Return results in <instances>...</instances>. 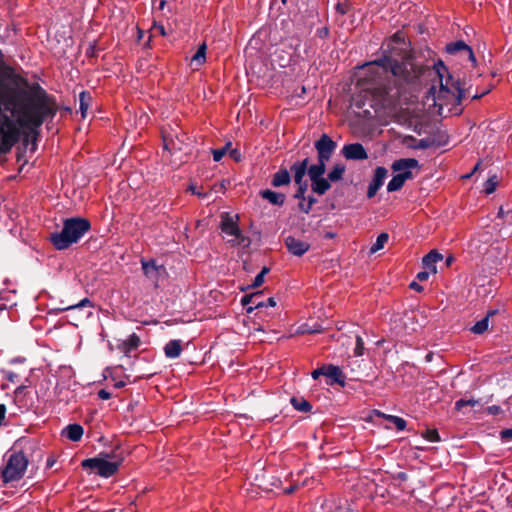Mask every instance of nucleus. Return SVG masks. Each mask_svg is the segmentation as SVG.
Segmentation results:
<instances>
[{
  "instance_id": "0eeeda50",
  "label": "nucleus",
  "mask_w": 512,
  "mask_h": 512,
  "mask_svg": "<svg viewBox=\"0 0 512 512\" xmlns=\"http://www.w3.org/2000/svg\"><path fill=\"white\" fill-rule=\"evenodd\" d=\"M392 171L397 175H409V180L413 179L414 169H419V162L415 158H402L395 160L391 165Z\"/></svg>"
},
{
  "instance_id": "864d4df0",
  "label": "nucleus",
  "mask_w": 512,
  "mask_h": 512,
  "mask_svg": "<svg viewBox=\"0 0 512 512\" xmlns=\"http://www.w3.org/2000/svg\"><path fill=\"white\" fill-rule=\"evenodd\" d=\"M276 306V301L273 297H270L267 299V302H265V305L264 307H275Z\"/></svg>"
},
{
  "instance_id": "c03bdc74",
  "label": "nucleus",
  "mask_w": 512,
  "mask_h": 512,
  "mask_svg": "<svg viewBox=\"0 0 512 512\" xmlns=\"http://www.w3.org/2000/svg\"><path fill=\"white\" fill-rule=\"evenodd\" d=\"M500 437L503 441H512V428L502 430Z\"/></svg>"
},
{
  "instance_id": "f704fd0d",
  "label": "nucleus",
  "mask_w": 512,
  "mask_h": 512,
  "mask_svg": "<svg viewBox=\"0 0 512 512\" xmlns=\"http://www.w3.org/2000/svg\"><path fill=\"white\" fill-rule=\"evenodd\" d=\"M298 46H299V40H298V39H296V40H295V47H294V48H292V50H293L292 52H289V53L287 54V57H281V56H278V57H279L278 63H279V65H280L281 67H285V66H287V65L290 63L291 58H292V55L296 53V51H297V47H298Z\"/></svg>"
},
{
  "instance_id": "dca6fc26",
  "label": "nucleus",
  "mask_w": 512,
  "mask_h": 512,
  "mask_svg": "<svg viewBox=\"0 0 512 512\" xmlns=\"http://www.w3.org/2000/svg\"><path fill=\"white\" fill-rule=\"evenodd\" d=\"M442 259V254H440L436 250H432L423 257L422 264L426 270L435 274L437 272L436 263L441 261Z\"/></svg>"
},
{
  "instance_id": "f03ea898",
  "label": "nucleus",
  "mask_w": 512,
  "mask_h": 512,
  "mask_svg": "<svg viewBox=\"0 0 512 512\" xmlns=\"http://www.w3.org/2000/svg\"><path fill=\"white\" fill-rule=\"evenodd\" d=\"M90 229V223L83 218H69L63 223V228L60 232H55L50 235V241L53 246L58 250L67 249Z\"/></svg>"
},
{
  "instance_id": "69168bd1",
  "label": "nucleus",
  "mask_w": 512,
  "mask_h": 512,
  "mask_svg": "<svg viewBox=\"0 0 512 512\" xmlns=\"http://www.w3.org/2000/svg\"><path fill=\"white\" fill-rule=\"evenodd\" d=\"M452 261H453V258H452V257H449V258L446 260V264H447V265H450Z\"/></svg>"
},
{
  "instance_id": "5fc2aeb1",
  "label": "nucleus",
  "mask_w": 512,
  "mask_h": 512,
  "mask_svg": "<svg viewBox=\"0 0 512 512\" xmlns=\"http://www.w3.org/2000/svg\"><path fill=\"white\" fill-rule=\"evenodd\" d=\"M336 9H337V11H339L341 14H345V13H346V9H345V7H344L342 4H340V3H338V4L336 5Z\"/></svg>"
},
{
  "instance_id": "bf43d9fd",
  "label": "nucleus",
  "mask_w": 512,
  "mask_h": 512,
  "mask_svg": "<svg viewBox=\"0 0 512 512\" xmlns=\"http://www.w3.org/2000/svg\"><path fill=\"white\" fill-rule=\"evenodd\" d=\"M6 406L4 404H0V416H5Z\"/></svg>"
},
{
  "instance_id": "6e6d98bb",
  "label": "nucleus",
  "mask_w": 512,
  "mask_h": 512,
  "mask_svg": "<svg viewBox=\"0 0 512 512\" xmlns=\"http://www.w3.org/2000/svg\"><path fill=\"white\" fill-rule=\"evenodd\" d=\"M54 464H55V459L53 457L48 458L47 463H46L47 467L51 468V467H53Z\"/></svg>"
},
{
  "instance_id": "58836bf2",
  "label": "nucleus",
  "mask_w": 512,
  "mask_h": 512,
  "mask_svg": "<svg viewBox=\"0 0 512 512\" xmlns=\"http://www.w3.org/2000/svg\"><path fill=\"white\" fill-rule=\"evenodd\" d=\"M423 436L430 442H438L440 441V437H439V434L437 432V430L435 429H427L424 433H423Z\"/></svg>"
},
{
  "instance_id": "5701e85b",
  "label": "nucleus",
  "mask_w": 512,
  "mask_h": 512,
  "mask_svg": "<svg viewBox=\"0 0 512 512\" xmlns=\"http://www.w3.org/2000/svg\"><path fill=\"white\" fill-rule=\"evenodd\" d=\"M291 181L290 173L287 169H280L276 172L272 179V185L274 187H280L284 185H288Z\"/></svg>"
},
{
  "instance_id": "a19ab883",
  "label": "nucleus",
  "mask_w": 512,
  "mask_h": 512,
  "mask_svg": "<svg viewBox=\"0 0 512 512\" xmlns=\"http://www.w3.org/2000/svg\"><path fill=\"white\" fill-rule=\"evenodd\" d=\"M392 422L398 430H403L406 427V421L403 418H386Z\"/></svg>"
},
{
  "instance_id": "09e8293b",
  "label": "nucleus",
  "mask_w": 512,
  "mask_h": 512,
  "mask_svg": "<svg viewBox=\"0 0 512 512\" xmlns=\"http://www.w3.org/2000/svg\"><path fill=\"white\" fill-rule=\"evenodd\" d=\"M324 367H321V368H318V369H315L313 372H312V377L313 379H318L321 375H324Z\"/></svg>"
},
{
  "instance_id": "7c9ffc66",
  "label": "nucleus",
  "mask_w": 512,
  "mask_h": 512,
  "mask_svg": "<svg viewBox=\"0 0 512 512\" xmlns=\"http://www.w3.org/2000/svg\"><path fill=\"white\" fill-rule=\"evenodd\" d=\"M324 375L335 380L336 382H340V377L342 376V372L337 366L329 365L327 367L324 366Z\"/></svg>"
},
{
  "instance_id": "49530a36",
  "label": "nucleus",
  "mask_w": 512,
  "mask_h": 512,
  "mask_svg": "<svg viewBox=\"0 0 512 512\" xmlns=\"http://www.w3.org/2000/svg\"><path fill=\"white\" fill-rule=\"evenodd\" d=\"M98 397L101 399V400H108L110 399L111 397V393L108 392L107 390L105 389H101L98 391Z\"/></svg>"
},
{
  "instance_id": "2f4dec72",
  "label": "nucleus",
  "mask_w": 512,
  "mask_h": 512,
  "mask_svg": "<svg viewBox=\"0 0 512 512\" xmlns=\"http://www.w3.org/2000/svg\"><path fill=\"white\" fill-rule=\"evenodd\" d=\"M163 142H164V149L168 150L170 152L181 150L182 147L178 145L172 137H168L166 135H163Z\"/></svg>"
},
{
  "instance_id": "ddd939ff",
  "label": "nucleus",
  "mask_w": 512,
  "mask_h": 512,
  "mask_svg": "<svg viewBox=\"0 0 512 512\" xmlns=\"http://www.w3.org/2000/svg\"><path fill=\"white\" fill-rule=\"evenodd\" d=\"M285 245L288 251L295 256H302L310 248V244L308 242L302 241L292 236H288L285 239Z\"/></svg>"
},
{
  "instance_id": "c756f323",
  "label": "nucleus",
  "mask_w": 512,
  "mask_h": 512,
  "mask_svg": "<svg viewBox=\"0 0 512 512\" xmlns=\"http://www.w3.org/2000/svg\"><path fill=\"white\" fill-rule=\"evenodd\" d=\"M345 172V166L342 164H336L328 174V180L338 181L342 178Z\"/></svg>"
},
{
  "instance_id": "f257e3e1",
  "label": "nucleus",
  "mask_w": 512,
  "mask_h": 512,
  "mask_svg": "<svg viewBox=\"0 0 512 512\" xmlns=\"http://www.w3.org/2000/svg\"><path fill=\"white\" fill-rule=\"evenodd\" d=\"M387 50L389 55L363 67V82L387 92L385 82L390 75L400 84H412L426 76L432 81V85L425 95V105L434 107L435 112L442 117L459 115L462 112L461 101L465 96V90L453 79L442 61L435 63L432 68L424 69L408 52V45L400 33H395L389 40Z\"/></svg>"
},
{
  "instance_id": "774afa93",
  "label": "nucleus",
  "mask_w": 512,
  "mask_h": 512,
  "mask_svg": "<svg viewBox=\"0 0 512 512\" xmlns=\"http://www.w3.org/2000/svg\"><path fill=\"white\" fill-rule=\"evenodd\" d=\"M478 167H479V163L476 164L473 171H476L478 169Z\"/></svg>"
},
{
  "instance_id": "473e14b6",
  "label": "nucleus",
  "mask_w": 512,
  "mask_h": 512,
  "mask_svg": "<svg viewBox=\"0 0 512 512\" xmlns=\"http://www.w3.org/2000/svg\"><path fill=\"white\" fill-rule=\"evenodd\" d=\"M231 147V142H228L226 143V145L220 149H213L212 150V154H213V160L215 162H219L223 156L227 153V151L230 149Z\"/></svg>"
},
{
  "instance_id": "8fccbe9b",
  "label": "nucleus",
  "mask_w": 512,
  "mask_h": 512,
  "mask_svg": "<svg viewBox=\"0 0 512 512\" xmlns=\"http://www.w3.org/2000/svg\"><path fill=\"white\" fill-rule=\"evenodd\" d=\"M188 190L191 191L193 194L199 196V197H204L205 194H203L202 192L198 191L196 186L191 184L189 187H188Z\"/></svg>"
},
{
  "instance_id": "39448f33",
  "label": "nucleus",
  "mask_w": 512,
  "mask_h": 512,
  "mask_svg": "<svg viewBox=\"0 0 512 512\" xmlns=\"http://www.w3.org/2000/svg\"><path fill=\"white\" fill-rule=\"evenodd\" d=\"M107 457H108V454H100L99 457L85 459L82 462V467L85 469L86 468L97 469L98 474L100 476L106 477V478L110 477L117 472V470L120 466V463L108 461V460H106Z\"/></svg>"
},
{
  "instance_id": "13d9d810",
  "label": "nucleus",
  "mask_w": 512,
  "mask_h": 512,
  "mask_svg": "<svg viewBox=\"0 0 512 512\" xmlns=\"http://www.w3.org/2000/svg\"><path fill=\"white\" fill-rule=\"evenodd\" d=\"M488 92H489V90H484L483 92H481V94H474L472 96V99H478V98H480L481 96L485 95Z\"/></svg>"
},
{
  "instance_id": "79ce46f5",
  "label": "nucleus",
  "mask_w": 512,
  "mask_h": 512,
  "mask_svg": "<svg viewBox=\"0 0 512 512\" xmlns=\"http://www.w3.org/2000/svg\"><path fill=\"white\" fill-rule=\"evenodd\" d=\"M306 191H307V183L298 185V190L295 193V198L300 199V200H305L306 199L305 198Z\"/></svg>"
},
{
  "instance_id": "c85d7f7f",
  "label": "nucleus",
  "mask_w": 512,
  "mask_h": 512,
  "mask_svg": "<svg viewBox=\"0 0 512 512\" xmlns=\"http://www.w3.org/2000/svg\"><path fill=\"white\" fill-rule=\"evenodd\" d=\"M91 100V96L87 92H81L79 95V109L81 111V115L84 118L89 108V103Z\"/></svg>"
},
{
  "instance_id": "aec40b11",
  "label": "nucleus",
  "mask_w": 512,
  "mask_h": 512,
  "mask_svg": "<svg viewBox=\"0 0 512 512\" xmlns=\"http://www.w3.org/2000/svg\"><path fill=\"white\" fill-rule=\"evenodd\" d=\"M290 403L300 413H309L312 410V405L302 396L292 397Z\"/></svg>"
},
{
  "instance_id": "3c124183",
  "label": "nucleus",
  "mask_w": 512,
  "mask_h": 512,
  "mask_svg": "<svg viewBox=\"0 0 512 512\" xmlns=\"http://www.w3.org/2000/svg\"><path fill=\"white\" fill-rule=\"evenodd\" d=\"M230 157L235 159L236 161H239L240 160V153H239V151L236 150V149L230 150Z\"/></svg>"
},
{
  "instance_id": "6ab92c4d",
  "label": "nucleus",
  "mask_w": 512,
  "mask_h": 512,
  "mask_svg": "<svg viewBox=\"0 0 512 512\" xmlns=\"http://www.w3.org/2000/svg\"><path fill=\"white\" fill-rule=\"evenodd\" d=\"M182 345L180 340H170L164 347V353L167 358H177L181 355Z\"/></svg>"
},
{
  "instance_id": "de8ad7c7",
  "label": "nucleus",
  "mask_w": 512,
  "mask_h": 512,
  "mask_svg": "<svg viewBox=\"0 0 512 512\" xmlns=\"http://www.w3.org/2000/svg\"><path fill=\"white\" fill-rule=\"evenodd\" d=\"M431 272L426 270V271H421L419 272L417 275H416V278L419 280V281H426L428 278H429V274Z\"/></svg>"
},
{
  "instance_id": "680f3d73",
  "label": "nucleus",
  "mask_w": 512,
  "mask_h": 512,
  "mask_svg": "<svg viewBox=\"0 0 512 512\" xmlns=\"http://www.w3.org/2000/svg\"><path fill=\"white\" fill-rule=\"evenodd\" d=\"M315 332H318V330H306V329H302L301 333H315Z\"/></svg>"
},
{
  "instance_id": "bb28decb",
  "label": "nucleus",
  "mask_w": 512,
  "mask_h": 512,
  "mask_svg": "<svg viewBox=\"0 0 512 512\" xmlns=\"http://www.w3.org/2000/svg\"><path fill=\"white\" fill-rule=\"evenodd\" d=\"M325 173V161L319 160L317 164L311 165L308 168V175L310 180L322 178Z\"/></svg>"
},
{
  "instance_id": "4be33fe9",
  "label": "nucleus",
  "mask_w": 512,
  "mask_h": 512,
  "mask_svg": "<svg viewBox=\"0 0 512 512\" xmlns=\"http://www.w3.org/2000/svg\"><path fill=\"white\" fill-rule=\"evenodd\" d=\"M206 49L207 46L205 43H202L199 48L197 49L196 53L191 58L190 65L194 69H198L199 66L205 63L206 61Z\"/></svg>"
},
{
  "instance_id": "7ed1b4c3",
  "label": "nucleus",
  "mask_w": 512,
  "mask_h": 512,
  "mask_svg": "<svg viewBox=\"0 0 512 512\" xmlns=\"http://www.w3.org/2000/svg\"><path fill=\"white\" fill-rule=\"evenodd\" d=\"M28 459L21 451H11L5 465L0 469V478L3 483L20 480L27 469Z\"/></svg>"
},
{
  "instance_id": "c9c22d12",
  "label": "nucleus",
  "mask_w": 512,
  "mask_h": 512,
  "mask_svg": "<svg viewBox=\"0 0 512 512\" xmlns=\"http://www.w3.org/2000/svg\"><path fill=\"white\" fill-rule=\"evenodd\" d=\"M353 353L355 357H360L364 354V341L359 335L356 336V344Z\"/></svg>"
},
{
  "instance_id": "423d86ee",
  "label": "nucleus",
  "mask_w": 512,
  "mask_h": 512,
  "mask_svg": "<svg viewBox=\"0 0 512 512\" xmlns=\"http://www.w3.org/2000/svg\"><path fill=\"white\" fill-rule=\"evenodd\" d=\"M455 409L459 413L463 414H470V413H488L492 415L500 414L502 413V410L499 406L492 405L488 406L487 408H484V405L481 404L478 400L474 399H460L455 403Z\"/></svg>"
},
{
  "instance_id": "b1692460",
  "label": "nucleus",
  "mask_w": 512,
  "mask_h": 512,
  "mask_svg": "<svg viewBox=\"0 0 512 512\" xmlns=\"http://www.w3.org/2000/svg\"><path fill=\"white\" fill-rule=\"evenodd\" d=\"M407 180H409V175L402 176L395 174L392 177V179L388 182L387 191L395 192L400 190Z\"/></svg>"
},
{
  "instance_id": "ea45409f",
  "label": "nucleus",
  "mask_w": 512,
  "mask_h": 512,
  "mask_svg": "<svg viewBox=\"0 0 512 512\" xmlns=\"http://www.w3.org/2000/svg\"><path fill=\"white\" fill-rule=\"evenodd\" d=\"M315 202H316V199L312 196H309L308 200H307V206H304V202H300L299 208L302 212L309 213Z\"/></svg>"
},
{
  "instance_id": "603ef678",
  "label": "nucleus",
  "mask_w": 512,
  "mask_h": 512,
  "mask_svg": "<svg viewBox=\"0 0 512 512\" xmlns=\"http://www.w3.org/2000/svg\"><path fill=\"white\" fill-rule=\"evenodd\" d=\"M410 288L415 290V291H418V292H421L423 291V287L421 285H419L417 282L413 281L411 284H410Z\"/></svg>"
},
{
  "instance_id": "a211bd4d",
  "label": "nucleus",
  "mask_w": 512,
  "mask_h": 512,
  "mask_svg": "<svg viewBox=\"0 0 512 512\" xmlns=\"http://www.w3.org/2000/svg\"><path fill=\"white\" fill-rule=\"evenodd\" d=\"M260 195L263 199L267 200L269 203L273 205L282 206L285 202V195L279 192H274L272 190H262L260 191Z\"/></svg>"
},
{
  "instance_id": "72a5a7b5",
  "label": "nucleus",
  "mask_w": 512,
  "mask_h": 512,
  "mask_svg": "<svg viewBox=\"0 0 512 512\" xmlns=\"http://www.w3.org/2000/svg\"><path fill=\"white\" fill-rule=\"evenodd\" d=\"M84 307H93L92 302L88 298H84L80 302L73 304V305H69L67 307H64L61 310L68 311V310H75V309H80V308H84Z\"/></svg>"
},
{
  "instance_id": "393cba45",
  "label": "nucleus",
  "mask_w": 512,
  "mask_h": 512,
  "mask_svg": "<svg viewBox=\"0 0 512 512\" xmlns=\"http://www.w3.org/2000/svg\"><path fill=\"white\" fill-rule=\"evenodd\" d=\"M495 313H496V311H489L484 318L477 321L474 324V326H472L471 331L474 334H483L485 331L488 330L490 316L494 315Z\"/></svg>"
},
{
  "instance_id": "4d7b16f0",
  "label": "nucleus",
  "mask_w": 512,
  "mask_h": 512,
  "mask_svg": "<svg viewBox=\"0 0 512 512\" xmlns=\"http://www.w3.org/2000/svg\"><path fill=\"white\" fill-rule=\"evenodd\" d=\"M296 488H297L296 486H290L289 488L285 489L284 492L286 494H291L295 491Z\"/></svg>"
},
{
  "instance_id": "338daca9",
  "label": "nucleus",
  "mask_w": 512,
  "mask_h": 512,
  "mask_svg": "<svg viewBox=\"0 0 512 512\" xmlns=\"http://www.w3.org/2000/svg\"><path fill=\"white\" fill-rule=\"evenodd\" d=\"M164 4H165V1H161L160 3V9H162L164 7Z\"/></svg>"
},
{
  "instance_id": "cd10ccee",
  "label": "nucleus",
  "mask_w": 512,
  "mask_h": 512,
  "mask_svg": "<svg viewBox=\"0 0 512 512\" xmlns=\"http://www.w3.org/2000/svg\"><path fill=\"white\" fill-rule=\"evenodd\" d=\"M388 239H389V235L387 233L379 234L376 241L370 247L369 253L374 254V253L378 252L379 250H381L384 247V245L387 243Z\"/></svg>"
},
{
  "instance_id": "f3484780",
  "label": "nucleus",
  "mask_w": 512,
  "mask_h": 512,
  "mask_svg": "<svg viewBox=\"0 0 512 512\" xmlns=\"http://www.w3.org/2000/svg\"><path fill=\"white\" fill-rule=\"evenodd\" d=\"M83 432V428L79 424H70L63 429L62 434L69 440L77 442L82 438Z\"/></svg>"
},
{
  "instance_id": "a878e982",
  "label": "nucleus",
  "mask_w": 512,
  "mask_h": 512,
  "mask_svg": "<svg viewBox=\"0 0 512 512\" xmlns=\"http://www.w3.org/2000/svg\"><path fill=\"white\" fill-rule=\"evenodd\" d=\"M311 188L314 193L319 195L325 194L330 189V183L328 179L319 178L315 180H311Z\"/></svg>"
},
{
  "instance_id": "412c9836",
  "label": "nucleus",
  "mask_w": 512,
  "mask_h": 512,
  "mask_svg": "<svg viewBox=\"0 0 512 512\" xmlns=\"http://www.w3.org/2000/svg\"><path fill=\"white\" fill-rule=\"evenodd\" d=\"M140 338L136 334H131L126 340H124L121 345L120 349L128 355L132 350H135L140 345Z\"/></svg>"
},
{
  "instance_id": "f8f14e48",
  "label": "nucleus",
  "mask_w": 512,
  "mask_h": 512,
  "mask_svg": "<svg viewBox=\"0 0 512 512\" xmlns=\"http://www.w3.org/2000/svg\"><path fill=\"white\" fill-rule=\"evenodd\" d=\"M446 51L449 54L460 53L462 55L463 59H467V60L471 61L472 63L476 62V59H475L472 49L464 41H457V42L448 44L446 46Z\"/></svg>"
},
{
  "instance_id": "9d476101",
  "label": "nucleus",
  "mask_w": 512,
  "mask_h": 512,
  "mask_svg": "<svg viewBox=\"0 0 512 512\" xmlns=\"http://www.w3.org/2000/svg\"><path fill=\"white\" fill-rule=\"evenodd\" d=\"M387 174L388 170L385 167L379 166L375 169L373 178L369 183L367 190L368 198H373L377 194L378 190L382 187Z\"/></svg>"
},
{
  "instance_id": "e433bc0d",
  "label": "nucleus",
  "mask_w": 512,
  "mask_h": 512,
  "mask_svg": "<svg viewBox=\"0 0 512 512\" xmlns=\"http://www.w3.org/2000/svg\"><path fill=\"white\" fill-rule=\"evenodd\" d=\"M497 187L496 176L490 177L484 184V191L486 194H491Z\"/></svg>"
},
{
  "instance_id": "6e6552de",
  "label": "nucleus",
  "mask_w": 512,
  "mask_h": 512,
  "mask_svg": "<svg viewBox=\"0 0 512 512\" xmlns=\"http://www.w3.org/2000/svg\"><path fill=\"white\" fill-rule=\"evenodd\" d=\"M315 148L318 153V160L328 161L333 154L336 143L327 135L323 134L316 142Z\"/></svg>"
},
{
  "instance_id": "4c0bfd02",
  "label": "nucleus",
  "mask_w": 512,
  "mask_h": 512,
  "mask_svg": "<svg viewBox=\"0 0 512 512\" xmlns=\"http://www.w3.org/2000/svg\"><path fill=\"white\" fill-rule=\"evenodd\" d=\"M268 271H269V269L267 267H264L261 270V272L256 275L251 286L253 288L261 286L264 282V277L268 273Z\"/></svg>"
},
{
  "instance_id": "a18cd8bd",
  "label": "nucleus",
  "mask_w": 512,
  "mask_h": 512,
  "mask_svg": "<svg viewBox=\"0 0 512 512\" xmlns=\"http://www.w3.org/2000/svg\"><path fill=\"white\" fill-rule=\"evenodd\" d=\"M498 217L503 218L505 220H512V211H505L503 207H500L498 211Z\"/></svg>"
},
{
  "instance_id": "1a4fd4ad",
  "label": "nucleus",
  "mask_w": 512,
  "mask_h": 512,
  "mask_svg": "<svg viewBox=\"0 0 512 512\" xmlns=\"http://www.w3.org/2000/svg\"><path fill=\"white\" fill-rule=\"evenodd\" d=\"M341 152L347 160H366L368 158L367 151L361 143L346 144Z\"/></svg>"
},
{
  "instance_id": "9b49d317",
  "label": "nucleus",
  "mask_w": 512,
  "mask_h": 512,
  "mask_svg": "<svg viewBox=\"0 0 512 512\" xmlns=\"http://www.w3.org/2000/svg\"><path fill=\"white\" fill-rule=\"evenodd\" d=\"M141 265L145 276L154 283H157L161 275L165 273V268L162 265H157L154 260H141Z\"/></svg>"
},
{
  "instance_id": "2eb2a0df",
  "label": "nucleus",
  "mask_w": 512,
  "mask_h": 512,
  "mask_svg": "<svg viewBox=\"0 0 512 512\" xmlns=\"http://www.w3.org/2000/svg\"><path fill=\"white\" fill-rule=\"evenodd\" d=\"M308 162V158H305L304 160L298 161L291 166V171L294 175V181L297 185L305 183L303 182V178L306 172H308Z\"/></svg>"
},
{
  "instance_id": "37998d69",
  "label": "nucleus",
  "mask_w": 512,
  "mask_h": 512,
  "mask_svg": "<svg viewBox=\"0 0 512 512\" xmlns=\"http://www.w3.org/2000/svg\"><path fill=\"white\" fill-rule=\"evenodd\" d=\"M1 372L3 373L5 379H7L9 382L16 383L18 381V374L15 372L7 370H2Z\"/></svg>"
},
{
  "instance_id": "e2e57ef3",
  "label": "nucleus",
  "mask_w": 512,
  "mask_h": 512,
  "mask_svg": "<svg viewBox=\"0 0 512 512\" xmlns=\"http://www.w3.org/2000/svg\"><path fill=\"white\" fill-rule=\"evenodd\" d=\"M375 416H383V417H386V416H389L388 414H385V413H381L379 411H375Z\"/></svg>"
},
{
  "instance_id": "0e129e2a",
  "label": "nucleus",
  "mask_w": 512,
  "mask_h": 512,
  "mask_svg": "<svg viewBox=\"0 0 512 512\" xmlns=\"http://www.w3.org/2000/svg\"><path fill=\"white\" fill-rule=\"evenodd\" d=\"M25 386H19L17 389H16V392L20 393L24 390Z\"/></svg>"
},
{
  "instance_id": "20e7f679",
  "label": "nucleus",
  "mask_w": 512,
  "mask_h": 512,
  "mask_svg": "<svg viewBox=\"0 0 512 512\" xmlns=\"http://www.w3.org/2000/svg\"><path fill=\"white\" fill-rule=\"evenodd\" d=\"M238 220V215L223 213L219 227L224 234V239H226L230 245L248 247L250 245V239L240 230Z\"/></svg>"
},
{
  "instance_id": "4468645a",
  "label": "nucleus",
  "mask_w": 512,
  "mask_h": 512,
  "mask_svg": "<svg viewBox=\"0 0 512 512\" xmlns=\"http://www.w3.org/2000/svg\"><path fill=\"white\" fill-rule=\"evenodd\" d=\"M241 304L243 306H247L246 312L248 314H250L255 309L263 308L265 305V302L262 300V293L255 292V293L243 296L241 299Z\"/></svg>"
},
{
  "instance_id": "052dcab7",
  "label": "nucleus",
  "mask_w": 512,
  "mask_h": 512,
  "mask_svg": "<svg viewBox=\"0 0 512 512\" xmlns=\"http://www.w3.org/2000/svg\"><path fill=\"white\" fill-rule=\"evenodd\" d=\"M124 385H125V382H123V381H119V382H117V383L115 384V387H116V388H121V387H123Z\"/></svg>"
}]
</instances>
